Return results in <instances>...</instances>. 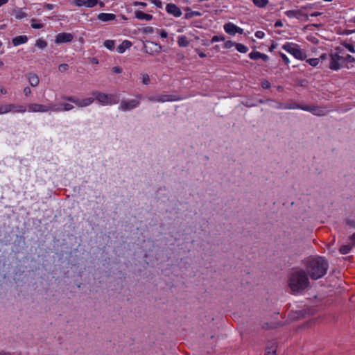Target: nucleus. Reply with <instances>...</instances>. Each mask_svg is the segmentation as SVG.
Listing matches in <instances>:
<instances>
[{
  "label": "nucleus",
  "instance_id": "49530a36",
  "mask_svg": "<svg viewBox=\"0 0 355 355\" xmlns=\"http://www.w3.org/2000/svg\"><path fill=\"white\" fill-rule=\"evenodd\" d=\"M24 93L26 96H29L31 94V88L29 87H26L24 89Z\"/></svg>",
  "mask_w": 355,
  "mask_h": 355
},
{
  "label": "nucleus",
  "instance_id": "f8f14e48",
  "mask_svg": "<svg viewBox=\"0 0 355 355\" xmlns=\"http://www.w3.org/2000/svg\"><path fill=\"white\" fill-rule=\"evenodd\" d=\"M73 36L71 33H61L55 36V42L56 44H61L65 42H70L72 41Z\"/></svg>",
  "mask_w": 355,
  "mask_h": 355
},
{
  "label": "nucleus",
  "instance_id": "393cba45",
  "mask_svg": "<svg viewBox=\"0 0 355 355\" xmlns=\"http://www.w3.org/2000/svg\"><path fill=\"white\" fill-rule=\"evenodd\" d=\"M31 27L35 29H40L44 27V24L40 23L39 20L37 19H32L31 21Z\"/></svg>",
  "mask_w": 355,
  "mask_h": 355
},
{
  "label": "nucleus",
  "instance_id": "c756f323",
  "mask_svg": "<svg viewBox=\"0 0 355 355\" xmlns=\"http://www.w3.org/2000/svg\"><path fill=\"white\" fill-rule=\"evenodd\" d=\"M235 47H236V50L238 51H239L240 53H245L248 51V49L247 46H245V45L240 44V43H236L235 44Z\"/></svg>",
  "mask_w": 355,
  "mask_h": 355
},
{
  "label": "nucleus",
  "instance_id": "ea45409f",
  "mask_svg": "<svg viewBox=\"0 0 355 355\" xmlns=\"http://www.w3.org/2000/svg\"><path fill=\"white\" fill-rule=\"evenodd\" d=\"M236 44V43L233 42H232V41H231V40H229V41H227V42L224 44V47H225V49H230V48H232V47H233V46H235V44Z\"/></svg>",
  "mask_w": 355,
  "mask_h": 355
},
{
  "label": "nucleus",
  "instance_id": "a19ab883",
  "mask_svg": "<svg viewBox=\"0 0 355 355\" xmlns=\"http://www.w3.org/2000/svg\"><path fill=\"white\" fill-rule=\"evenodd\" d=\"M62 105L63 107L62 110L64 111H69L73 108V106L69 103H63Z\"/></svg>",
  "mask_w": 355,
  "mask_h": 355
},
{
  "label": "nucleus",
  "instance_id": "5fc2aeb1",
  "mask_svg": "<svg viewBox=\"0 0 355 355\" xmlns=\"http://www.w3.org/2000/svg\"><path fill=\"white\" fill-rule=\"evenodd\" d=\"M281 56H282V59L285 61V62H286V63L289 62V60L285 54L282 53Z\"/></svg>",
  "mask_w": 355,
  "mask_h": 355
},
{
  "label": "nucleus",
  "instance_id": "4468645a",
  "mask_svg": "<svg viewBox=\"0 0 355 355\" xmlns=\"http://www.w3.org/2000/svg\"><path fill=\"white\" fill-rule=\"evenodd\" d=\"M149 101L151 102H159V103H164L167 101H171L173 99L171 98V96L169 95H159V96H155L148 98Z\"/></svg>",
  "mask_w": 355,
  "mask_h": 355
},
{
  "label": "nucleus",
  "instance_id": "338daca9",
  "mask_svg": "<svg viewBox=\"0 0 355 355\" xmlns=\"http://www.w3.org/2000/svg\"><path fill=\"white\" fill-rule=\"evenodd\" d=\"M1 92L3 94H6V90L4 89V88H1Z\"/></svg>",
  "mask_w": 355,
  "mask_h": 355
},
{
  "label": "nucleus",
  "instance_id": "4be33fe9",
  "mask_svg": "<svg viewBox=\"0 0 355 355\" xmlns=\"http://www.w3.org/2000/svg\"><path fill=\"white\" fill-rule=\"evenodd\" d=\"M26 111V107L21 105L12 104L11 112L24 113Z\"/></svg>",
  "mask_w": 355,
  "mask_h": 355
},
{
  "label": "nucleus",
  "instance_id": "052dcab7",
  "mask_svg": "<svg viewBox=\"0 0 355 355\" xmlns=\"http://www.w3.org/2000/svg\"><path fill=\"white\" fill-rule=\"evenodd\" d=\"M8 0H0V7L6 3H7Z\"/></svg>",
  "mask_w": 355,
  "mask_h": 355
},
{
  "label": "nucleus",
  "instance_id": "5701e85b",
  "mask_svg": "<svg viewBox=\"0 0 355 355\" xmlns=\"http://www.w3.org/2000/svg\"><path fill=\"white\" fill-rule=\"evenodd\" d=\"M354 247L351 245V244H347V245H342L340 249H339V252L342 254H348L351 250Z\"/></svg>",
  "mask_w": 355,
  "mask_h": 355
},
{
  "label": "nucleus",
  "instance_id": "864d4df0",
  "mask_svg": "<svg viewBox=\"0 0 355 355\" xmlns=\"http://www.w3.org/2000/svg\"><path fill=\"white\" fill-rule=\"evenodd\" d=\"M133 5L135 6H146V3L145 2H140V1H135L133 3Z\"/></svg>",
  "mask_w": 355,
  "mask_h": 355
},
{
  "label": "nucleus",
  "instance_id": "680f3d73",
  "mask_svg": "<svg viewBox=\"0 0 355 355\" xmlns=\"http://www.w3.org/2000/svg\"><path fill=\"white\" fill-rule=\"evenodd\" d=\"M309 8H311V6L310 5L302 6V7H301L300 9H302V10L303 11V10H306V9H309Z\"/></svg>",
  "mask_w": 355,
  "mask_h": 355
},
{
  "label": "nucleus",
  "instance_id": "b1692460",
  "mask_svg": "<svg viewBox=\"0 0 355 355\" xmlns=\"http://www.w3.org/2000/svg\"><path fill=\"white\" fill-rule=\"evenodd\" d=\"M178 43L180 46L185 47L189 45V41L185 36H180L178 40Z\"/></svg>",
  "mask_w": 355,
  "mask_h": 355
},
{
  "label": "nucleus",
  "instance_id": "aec40b11",
  "mask_svg": "<svg viewBox=\"0 0 355 355\" xmlns=\"http://www.w3.org/2000/svg\"><path fill=\"white\" fill-rule=\"evenodd\" d=\"M132 46L131 42L129 40H124L118 47L117 51L119 53H123L126 49H129Z\"/></svg>",
  "mask_w": 355,
  "mask_h": 355
},
{
  "label": "nucleus",
  "instance_id": "6e6552de",
  "mask_svg": "<svg viewBox=\"0 0 355 355\" xmlns=\"http://www.w3.org/2000/svg\"><path fill=\"white\" fill-rule=\"evenodd\" d=\"M67 100L75 103L79 107H87L94 103V98H86L83 100L78 99L74 96H69L66 98Z\"/></svg>",
  "mask_w": 355,
  "mask_h": 355
},
{
  "label": "nucleus",
  "instance_id": "69168bd1",
  "mask_svg": "<svg viewBox=\"0 0 355 355\" xmlns=\"http://www.w3.org/2000/svg\"><path fill=\"white\" fill-rule=\"evenodd\" d=\"M0 355H10V354L8 353V352L1 351L0 352Z\"/></svg>",
  "mask_w": 355,
  "mask_h": 355
},
{
  "label": "nucleus",
  "instance_id": "20e7f679",
  "mask_svg": "<svg viewBox=\"0 0 355 355\" xmlns=\"http://www.w3.org/2000/svg\"><path fill=\"white\" fill-rule=\"evenodd\" d=\"M92 94L96 97V99L105 105H112L117 103L114 96L112 94H106L99 92H94Z\"/></svg>",
  "mask_w": 355,
  "mask_h": 355
},
{
  "label": "nucleus",
  "instance_id": "bb28decb",
  "mask_svg": "<svg viewBox=\"0 0 355 355\" xmlns=\"http://www.w3.org/2000/svg\"><path fill=\"white\" fill-rule=\"evenodd\" d=\"M252 1L259 8H264L268 3V0H252Z\"/></svg>",
  "mask_w": 355,
  "mask_h": 355
},
{
  "label": "nucleus",
  "instance_id": "473e14b6",
  "mask_svg": "<svg viewBox=\"0 0 355 355\" xmlns=\"http://www.w3.org/2000/svg\"><path fill=\"white\" fill-rule=\"evenodd\" d=\"M72 3L78 7L85 6L86 7V0H73Z\"/></svg>",
  "mask_w": 355,
  "mask_h": 355
},
{
  "label": "nucleus",
  "instance_id": "0eeeda50",
  "mask_svg": "<svg viewBox=\"0 0 355 355\" xmlns=\"http://www.w3.org/2000/svg\"><path fill=\"white\" fill-rule=\"evenodd\" d=\"M28 110L33 112H46L49 110L60 111L61 110L60 108H53L42 104L33 103L28 105Z\"/></svg>",
  "mask_w": 355,
  "mask_h": 355
},
{
  "label": "nucleus",
  "instance_id": "4c0bfd02",
  "mask_svg": "<svg viewBox=\"0 0 355 355\" xmlns=\"http://www.w3.org/2000/svg\"><path fill=\"white\" fill-rule=\"evenodd\" d=\"M297 106H299L298 105H283L282 103H279V108H283V109H297L296 107Z\"/></svg>",
  "mask_w": 355,
  "mask_h": 355
},
{
  "label": "nucleus",
  "instance_id": "8fccbe9b",
  "mask_svg": "<svg viewBox=\"0 0 355 355\" xmlns=\"http://www.w3.org/2000/svg\"><path fill=\"white\" fill-rule=\"evenodd\" d=\"M350 243L353 247H355V233L349 238Z\"/></svg>",
  "mask_w": 355,
  "mask_h": 355
},
{
  "label": "nucleus",
  "instance_id": "f3484780",
  "mask_svg": "<svg viewBox=\"0 0 355 355\" xmlns=\"http://www.w3.org/2000/svg\"><path fill=\"white\" fill-rule=\"evenodd\" d=\"M98 19L102 21H109L114 20L116 15L112 13H100L97 16Z\"/></svg>",
  "mask_w": 355,
  "mask_h": 355
},
{
  "label": "nucleus",
  "instance_id": "58836bf2",
  "mask_svg": "<svg viewBox=\"0 0 355 355\" xmlns=\"http://www.w3.org/2000/svg\"><path fill=\"white\" fill-rule=\"evenodd\" d=\"M150 78L149 76L146 73L142 75V83L144 85H148L150 83Z\"/></svg>",
  "mask_w": 355,
  "mask_h": 355
},
{
  "label": "nucleus",
  "instance_id": "09e8293b",
  "mask_svg": "<svg viewBox=\"0 0 355 355\" xmlns=\"http://www.w3.org/2000/svg\"><path fill=\"white\" fill-rule=\"evenodd\" d=\"M345 47L352 53H354L355 52V49H354V46L352 44H346L345 45Z\"/></svg>",
  "mask_w": 355,
  "mask_h": 355
},
{
  "label": "nucleus",
  "instance_id": "603ef678",
  "mask_svg": "<svg viewBox=\"0 0 355 355\" xmlns=\"http://www.w3.org/2000/svg\"><path fill=\"white\" fill-rule=\"evenodd\" d=\"M112 71L116 73H120L122 71V69L119 67H114L112 68Z\"/></svg>",
  "mask_w": 355,
  "mask_h": 355
},
{
  "label": "nucleus",
  "instance_id": "a211bd4d",
  "mask_svg": "<svg viewBox=\"0 0 355 355\" xmlns=\"http://www.w3.org/2000/svg\"><path fill=\"white\" fill-rule=\"evenodd\" d=\"M28 37L26 35H20L12 39V42L14 46H17L22 44L26 43Z\"/></svg>",
  "mask_w": 355,
  "mask_h": 355
},
{
  "label": "nucleus",
  "instance_id": "c03bdc74",
  "mask_svg": "<svg viewBox=\"0 0 355 355\" xmlns=\"http://www.w3.org/2000/svg\"><path fill=\"white\" fill-rule=\"evenodd\" d=\"M344 61L354 62L355 61V58L350 55H347L345 58H344Z\"/></svg>",
  "mask_w": 355,
  "mask_h": 355
},
{
  "label": "nucleus",
  "instance_id": "9b49d317",
  "mask_svg": "<svg viewBox=\"0 0 355 355\" xmlns=\"http://www.w3.org/2000/svg\"><path fill=\"white\" fill-rule=\"evenodd\" d=\"M224 30L227 33L232 35H234L237 33L239 34L243 33V29L230 22L224 25Z\"/></svg>",
  "mask_w": 355,
  "mask_h": 355
},
{
  "label": "nucleus",
  "instance_id": "e433bc0d",
  "mask_svg": "<svg viewBox=\"0 0 355 355\" xmlns=\"http://www.w3.org/2000/svg\"><path fill=\"white\" fill-rule=\"evenodd\" d=\"M276 354V347L275 346H272L269 347L265 355H275Z\"/></svg>",
  "mask_w": 355,
  "mask_h": 355
},
{
  "label": "nucleus",
  "instance_id": "6ab92c4d",
  "mask_svg": "<svg viewBox=\"0 0 355 355\" xmlns=\"http://www.w3.org/2000/svg\"><path fill=\"white\" fill-rule=\"evenodd\" d=\"M135 15L137 19L141 20L150 21L153 19V15L144 13L139 10L135 11Z\"/></svg>",
  "mask_w": 355,
  "mask_h": 355
},
{
  "label": "nucleus",
  "instance_id": "13d9d810",
  "mask_svg": "<svg viewBox=\"0 0 355 355\" xmlns=\"http://www.w3.org/2000/svg\"><path fill=\"white\" fill-rule=\"evenodd\" d=\"M283 26L282 21H277L275 24V27H281Z\"/></svg>",
  "mask_w": 355,
  "mask_h": 355
},
{
  "label": "nucleus",
  "instance_id": "c85d7f7f",
  "mask_svg": "<svg viewBox=\"0 0 355 355\" xmlns=\"http://www.w3.org/2000/svg\"><path fill=\"white\" fill-rule=\"evenodd\" d=\"M114 41L111 40H107L104 42V46L109 50L113 51L114 49Z\"/></svg>",
  "mask_w": 355,
  "mask_h": 355
},
{
  "label": "nucleus",
  "instance_id": "2eb2a0df",
  "mask_svg": "<svg viewBox=\"0 0 355 355\" xmlns=\"http://www.w3.org/2000/svg\"><path fill=\"white\" fill-rule=\"evenodd\" d=\"M297 109H301L302 110L309 111L313 112L316 115H322L324 114V112L319 108L313 107V106H297Z\"/></svg>",
  "mask_w": 355,
  "mask_h": 355
},
{
  "label": "nucleus",
  "instance_id": "37998d69",
  "mask_svg": "<svg viewBox=\"0 0 355 355\" xmlns=\"http://www.w3.org/2000/svg\"><path fill=\"white\" fill-rule=\"evenodd\" d=\"M143 32L145 33H152L153 32V28L151 27V26H147V27H145L144 29H143Z\"/></svg>",
  "mask_w": 355,
  "mask_h": 355
},
{
  "label": "nucleus",
  "instance_id": "4d7b16f0",
  "mask_svg": "<svg viewBox=\"0 0 355 355\" xmlns=\"http://www.w3.org/2000/svg\"><path fill=\"white\" fill-rule=\"evenodd\" d=\"M327 58V55L326 53H324V54L321 55L318 59L320 61V60H324Z\"/></svg>",
  "mask_w": 355,
  "mask_h": 355
},
{
  "label": "nucleus",
  "instance_id": "f03ea898",
  "mask_svg": "<svg viewBox=\"0 0 355 355\" xmlns=\"http://www.w3.org/2000/svg\"><path fill=\"white\" fill-rule=\"evenodd\" d=\"M328 262L321 257H312L306 262V271L312 279H318L327 272Z\"/></svg>",
  "mask_w": 355,
  "mask_h": 355
},
{
  "label": "nucleus",
  "instance_id": "1a4fd4ad",
  "mask_svg": "<svg viewBox=\"0 0 355 355\" xmlns=\"http://www.w3.org/2000/svg\"><path fill=\"white\" fill-rule=\"evenodd\" d=\"M162 46L153 42H147L144 44V51L150 55H155L161 52Z\"/></svg>",
  "mask_w": 355,
  "mask_h": 355
},
{
  "label": "nucleus",
  "instance_id": "7c9ffc66",
  "mask_svg": "<svg viewBox=\"0 0 355 355\" xmlns=\"http://www.w3.org/2000/svg\"><path fill=\"white\" fill-rule=\"evenodd\" d=\"M261 54V53H260L259 51H253L249 54V57L252 60H258V59H260Z\"/></svg>",
  "mask_w": 355,
  "mask_h": 355
},
{
  "label": "nucleus",
  "instance_id": "de8ad7c7",
  "mask_svg": "<svg viewBox=\"0 0 355 355\" xmlns=\"http://www.w3.org/2000/svg\"><path fill=\"white\" fill-rule=\"evenodd\" d=\"M151 2L158 8L162 7V1L159 0H151Z\"/></svg>",
  "mask_w": 355,
  "mask_h": 355
},
{
  "label": "nucleus",
  "instance_id": "dca6fc26",
  "mask_svg": "<svg viewBox=\"0 0 355 355\" xmlns=\"http://www.w3.org/2000/svg\"><path fill=\"white\" fill-rule=\"evenodd\" d=\"M27 78L32 87H37L40 83V78L38 76L34 73H29L27 75Z\"/></svg>",
  "mask_w": 355,
  "mask_h": 355
},
{
  "label": "nucleus",
  "instance_id": "f257e3e1",
  "mask_svg": "<svg viewBox=\"0 0 355 355\" xmlns=\"http://www.w3.org/2000/svg\"><path fill=\"white\" fill-rule=\"evenodd\" d=\"M309 284L308 275L302 269L293 270L288 275L287 285L290 292L293 294L302 293L309 286Z\"/></svg>",
  "mask_w": 355,
  "mask_h": 355
},
{
  "label": "nucleus",
  "instance_id": "3c124183",
  "mask_svg": "<svg viewBox=\"0 0 355 355\" xmlns=\"http://www.w3.org/2000/svg\"><path fill=\"white\" fill-rule=\"evenodd\" d=\"M159 35L162 38H166L168 37V33L165 30H162L159 33Z\"/></svg>",
  "mask_w": 355,
  "mask_h": 355
},
{
  "label": "nucleus",
  "instance_id": "72a5a7b5",
  "mask_svg": "<svg viewBox=\"0 0 355 355\" xmlns=\"http://www.w3.org/2000/svg\"><path fill=\"white\" fill-rule=\"evenodd\" d=\"M306 62L312 67H316L319 63V59L318 58H311L308 59Z\"/></svg>",
  "mask_w": 355,
  "mask_h": 355
},
{
  "label": "nucleus",
  "instance_id": "79ce46f5",
  "mask_svg": "<svg viewBox=\"0 0 355 355\" xmlns=\"http://www.w3.org/2000/svg\"><path fill=\"white\" fill-rule=\"evenodd\" d=\"M261 86L263 89H268L270 87V83L268 80H264L261 83Z\"/></svg>",
  "mask_w": 355,
  "mask_h": 355
},
{
  "label": "nucleus",
  "instance_id": "2f4dec72",
  "mask_svg": "<svg viewBox=\"0 0 355 355\" xmlns=\"http://www.w3.org/2000/svg\"><path fill=\"white\" fill-rule=\"evenodd\" d=\"M98 3V0H86V7L93 8Z\"/></svg>",
  "mask_w": 355,
  "mask_h": 355
},
{
  "label": "nucleus",
  "instance_id": "774afa93",
  "mask_svg": "<svg viewBox=\"0 0 355 355\" xmlns=\"http://www.w3.org/2000/svg\"><path fill=\"white\" fill-rule=\"evenodd\" d=\"M98 4H99V6H100L101 8L104 7V6H105V4H104V3H103V2H100Z\"/></svg>",
  "mask_w": 355,
  "mask_h": 355
},
{
  "label": "nucleus",
  "instance_id": "bf43d9fd",
  "mask_svg": "<svg viewBox=\"0 0 355 355\" xmlns=\"http://www.w3.org/2000/svg\"><path fill=\"white\" fill-rule=\"evenodd\" d=\"M322 15V12H313L310 15L311 17H318V16H320Z\"/></svg>",
  "mask_w": 355,
  "mask_h": 355
},
{
  "label": "nucleus",
  "instance_id": "a878e982",
  "mask_svg": "<svg viewBox=\"0 0 355 355\" xmlns=\"http://www.w3.org/2000/svg\"><path fill=\"white\" fill-rule=\"evenodd\" d=\"M12 104H6L0 106V114H3L11 112Z\"/></svg>",
  "mask_w": 355,
  "mask_h": 355
},
{
  "label": "nucleus",
  "instance_id": "f704fd0d",
  "mask_svg": "<svg viewBox=\"0 0 355 355\" xmlns=\"http://www.w3.org/2000/svg\"><path fill=\"white\" fill-rule=\"evenodd\" d=\"M225 40V37L224 36H222V35H214L212 38H211V43H214V42H220V41H224Z\"/></svg>",
  "mask_w": 355,
  "mask_h": 355
},
{
  "label": "nucleus",
  "instance_id": "7ed1b4c3",
  "mask_svg": "<svg viewBox=\"0 0 355 355\" xmlns=\"http://www.w3.org/2000/svg\"><path fill=\"white\" fill-rule=\"evenodd\" d=\"M282 49L293 55L296 59L304 60L306 58L304 53L295 44L287 42L282 46Z\"/></svg>",
  "mask_w": 355,
  "mask_h": 355
},
{
  "label": "nucleus",
  "instance_id": "ddd939ff",
  "mask_svg": "<svg viewBox=\"0 0 355 355\" xmlns=\"http://www.w3.org/2000/svg\"><path fill=\"white\" fill-rule=\"evenodd\" d=\"M166 11L173 15V16L178 17L182 15V11L175 4L173 3H168L166 6Z\"/></svg>",
  "mask_w": 355,
  "mask_h": 355
},
{
  "label": "nucleus",
  "instance_id": "9d476101",
  "mask_svg": "<svg viewBox=\"0 0 355 355\" xmlns=\"http://www.w3.org/2000/svg\"><path fill=\"white\" fill-rule=\"evenodd\" d=\"M285 15L290 18L295 17L305 21H308L309 19V16L304 13L302 9L288 10L285 12Z\"/></svg>",
  "mask_w": 355,
  "mask_h": 355
},
{
  "label": "nucleus",
  "instance_id": "a18cd8bd",
  "mask_svg": "<svg viewBox=\"0 0 355 355\" xmlns=\"http://www.w3.org/2000/svg\"><path fill=\"white\" fill-rule=\"evenodd\" d=\"M265 33L263 31H258L255 33V36L259 39H261L264 37Z\"/></svg>",
  "mask_w": 355,
  "mask_h": 355
},
{
  "label": "nucleus",
  "instance_id": "412c9836",
  "mask_svg": "<svg viewBox=\"0 0 355 355\" xmlns=\"http://www.w3.org/2000/svg\"><path fill=\"white\" fill-rule=\"evenodd\" d=\"M12 14L15 15L16 19H21L26 17L27 15L26 12L22 11L20 8H15L12 10Z\"/></svg>",
  "mask_w": 355,
  "mask_h": 355
},
{
  "label": "nucleus",
  "instance_id": "423d86ee",
  "mask_svg": "<svg viewBox=\"0 0 355 355\" xmlns=\"http://www.w3.org/2000/svg\"><path fill=\"white\" fill-rule=\"evenodd\" d=\"M140 98L141 97H139L137 99H132L130 101H121L119 110L123 112H125L137 107L140 103Z\"/></svg>",
  "mask_w": 355,
  "mask_h": 355
},
{
  "label": "nucleus",
  "instance_id": "e2e57ef3",
  "mask_svg": "<svg viewBox=\"0 0 355 355\" xmlns=\"http://www.w3.org/2000/svg\"><path fill=\"white\" fill-rule=\"evenodd\" d=\"M46 8L49 9V10H52L53 8V6L52 4H46Z\"/></svg>",
  "mask_w": 355,
  "mask_h": 355
},
{
  "label": "nucleus",
  "instance_id": "39448f33",
  "mask_svg": "<svg viewBox=\"0 0 355 355\" xmlns=\"http://www.w3.org/2000/svg\"><path fill=\"white\" fill-rule=\"evenodd\" d=\"M344 58L337 53H331L330 55L329 68L331 70L338 71L340 69Z\"/></svg>",
  "mask_w": 355,
  "mask_h": 355
},
{
  "label": "nucleus",
  "instance_id": "c9c22d12",
  "mask_svg": "<svg viewBox=\"0 0 355 355\" xmlns=\"http://www.w3.org/2000/svg\"><path fill=\"white\" fill-rule=\"evenodd\" d=\"M69 69V65L67 64H61L58 66V71L60 72H65Z\"/></svg>",
  "mask_w": 355,
  "mask_h": 355
},
{
  "label": "nucleus",
  "instance_id": "0e129e2a",
  "mask_svg": "<svg viewBox=\"0 0 355 355\" xmlns=\"http://www.w3.org/2000/svg\"><path fill=\"white\" fill-rule=\"evenodd\" d=\"M198 55L200 58H205L206 57V54L202 53V52H200L198 53Z\"/></svg>",
  "mask_w": 355,
  "mask_h": 355
},
{
  "label": "nucleus",
  "instance_id": "6e6d98bb",
  "mask_svg": "<svg viewBox=\"0 0 355 355\" xmlns=\"http://www.w3.org/2000/svg\"><path fill=\"white\" fill-rule=\"evenodd\" d=\"M260 59H262V60H263L265 61H267L268 60V56L267 55H266V54L261 53Z\"/></svg>",
  "mask_w": 355,
  "mask_h": 355
},
{
  "label": "nucleus",
  "instance_id": "cd10ccee",
  "mask_svg": "<svg viewBox=\"0 0 355 355\" xmlns=\"http://www.w3.org/2000/svg\"><path fill=\"white\" fill-rule=\"evenodd\" d=\"M35 46L41 49H44L47 46V42L43 39H38L36 41Z\"/></svg>",
  "mask_w": 355,
  "mask_h": 355
}]
</instances>
